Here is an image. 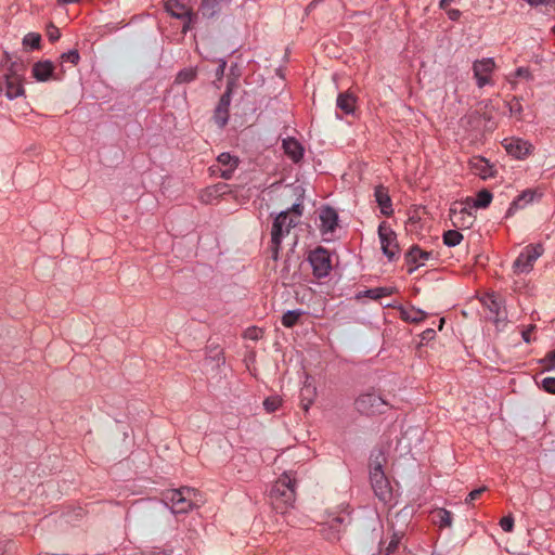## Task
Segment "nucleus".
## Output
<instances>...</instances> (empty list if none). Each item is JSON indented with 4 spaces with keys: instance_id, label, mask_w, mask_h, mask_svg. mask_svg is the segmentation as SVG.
Masks as SVG:
<instances>
[{
    "instance_id": "nucleus-1",
    "label": "nucleus",
    "mask_w": 555,
    "mask_h": 555,
    "mask_svg": "<svg viewBox=\"0 0 555 555\" xmlns=\"http://www.w3.org/2000/svg\"><path fill=\"white\" fill-rule=\"evenodd\" d=\"M301 206L294 205L291 209L280 212L273 220L269 249L274 260L279 258L282 241L299 222Z\"/></svg>"
},
{
    "instance_id": "nucleus-2",
    "label": "nucleus",
    "mask_w": 555,
    "mask_h": 555,
    "mask_svg": "<svg viewBox=\"0 0 555 555\" xmlns=\"http://www.w3.org/2000/svg\"><path fill=\"white\" fill-rule=\"evenodd\" d=\"M163 502L172 514H183L199 507L204 503L203 495L194 488L181 487L164 492Z\"/></svg>"
},
{
    "instance_id": "nucleus-3",
    "label": "nucleus",
    "mask_w": 555,
    "mask_h": 555,
    "mask_svg": "<svg viewBox=\"0 0 555 555\" xmlns=\"http://www.w3.org/2000/svg\"><path fill=\"white\" fill-rule=\"evenodd\" d=\"M270 499L273 508L284 514L296 500V479L292 473H284L272 486Z\"/></svg>"
},
{
    "instance_id": "nucleus-4",
    "label": "nucleus",
    "mask_w": 555,
    "mask_h": 555,
    "mask_svg": "<svg viewBox=\"0 0 555 555\" xmlns=\"http://www.w3.org/2000/svg\"><path fill=\"white\" fill-rule=\"evenodd\" d=\"M382 461L376 460L371 465L370 479L375 495L384 503L392 500V488L382 468Z\"/></svg>"
},
{
    "instance_id": "nucleus-5",
    "label": "nucleus",
    "mask_w": 555,
    "mask_h": 555,
    "mask_svg": "<svg viewBox=\"0 0 555 555\" xmlns=\"http://www.w3.org/2000/svg\"><path fill=\"white\" fill-rule=\"evenodd\" d=\"M359 413L365 415L383 414L389 409V403L375 391L361 393L354 401Z\"/></svg>"
},
{
    "instance_id": "nucleus-6",
    "label": "nucleus",
    "mask_w": 555,
    "mask_h": 555,
    "mask_svg": "<svg viewBox=\"0 0 555 555\" xmlns=\"http://www.w3.org/2000/svg\"><path fill=\"white\" fill-rule=\"evenodd\" d=\"M543 250L541 244L526 246L514 261V272L517 274L530 272L537 259L543 254Z\"/></svg>"
},
{
    "instance_id": "nucleus-7",
    "label": "nucleus",
    "mask_w": 555,
    "mask_h": 555,
    "mask_svg": "<svg viewBox=\"0 0 555 555\" xmlns=\"http://www.w3.org/2000/svg\"><path fill=\"white\" fill-rule=\"evenodd\" d=\"M378 236L384 255L387 256L389 260L395 259L400 249L397 242V235L387 222L383 221L379 224Z\"/></svg>"
},
{
    "instance_id": "nucleus-8",
    "label": "nucleus",
    "mask_w": 555,
    "mask_h": 555,
    "mask_svg": "<svg viewBox=\"0 0 555 555\" xmlns=\"http://www.w3.org/2000/svg\"><path fill=\"white\" fill-rule=\"evenodd\" d=\"M308 260L312 267L313 275L318 279L328 275L332 269L331 256L323 247H318L309 254Z\"/></svg>"
},
{
    "instance_id": "nucleus-9",
    "label": "nucleus",
    "mask_w": 555,
    "mask_h": 555,
    "mask_svg": "<svg viewBox=\"0 0 555 555\" xmlns=\"http://www.w3.org/2000/svg\"><path fill=\"white\" fill-rule=\"evenodd\" d=\"M240 164V159L230 153H221L217 157V163L209 167L211 175H219L224 180L232 178Z\"/></svg>"
},
{
    "instance_id": "nucleus-10",
    "label": "nucleus",
    "mask_w": 555,
    "mask_h": 555,
    "mask_svg": "<svg viewBox=\"0 0 555 555\" xmlns=\"http://www.w3.org/2000/svg\"><path fill=\"white\" fill-rule=\"evenodd\" d=\"M495 68L494 60L491 57L477 60L473 64L474 77L477 80V86L483 88L486 85H490L491 74Z\"/></svg>"
},
{
    "instance_id": "nucleus-11",
    "label": "nucleus",
    "mask_w": 555,
    "mask_h": 555,
    "mask_svg": "<svg viewBox=\"0 0 555 555\" xmlns=\"http://www.w3.org/2000/svg\"><path fill=\"white\" fill-rule=\"evenodd\" d=\"M0 91H3L10 100L23 95L25 90L21 76L16 73L5 74L0 80Z\"/></svg>"
},
{
    "instance_id": "nucleus-12",
    "label": "nucleus",
    "mask_w": 555,
    "mask_h": 555,
    "mask_svg": "<svg viewBox=\"0 0 555 555\" xmlns=\"http://www.w3.org/2000/svg\"><path fill=\"white\" fill-rule=\"evenodd\" d=\"M503 146L509 155L518 159L527 157L533 150L531 143L518 138L505 139L503 141Z\"/></svg>"
},
{
    "instance_id": "nucleus-13",
    "label": "nucleus",
    "mask_w": 555,
    "mask_h": 555,
    "mask_svg": "<svg viewBox=\"0 0 555 555\" xmlns=\"http://www.w3.org/2000/svg\"><path fill=\"white\" fill-rule=\"evenodd\" d=\"M321 232L323 235L333 234L338 227L337 211L332 207H323L320 209Z\"/></svg>"
},
{
    "instance_id": "nucleus-14",
    "label": "nucleus",
    "mask_w": 555,
    "mask_h": 555,
    "mask_svg": "<svg viewBox=\"0 0 555 555\" xmlns=\"http://www.w3.org/2000/svg\"><path fill=\"white\" fill-rule=\"evenodd\" d=\"M231 103V88L228 86L227 91L221 95L219 103L215 109V121L219 127L225 126L229 119V106Z\"/></svg>"
},
{
    "instance_id": "nucleus-15",
    "label": "nucleus",
    "mask_w": 555,
    "mask_h": 555,
    "mask_svg": "<svg viewBox=\"0 0 555 555\" xmlns=\"http://www.w3.org/2000/svg\"><path fill=\"white\" fill-rule=\"evenodd\" d=\"M470 169L483 180L492 178L495 173L493 166L486 158L479 156L470 160Z\"/></svg>"
},
{
    "instance_id": "nucleus-16",
    "label": "nucleus",
    "mask_w": 555,
    "mask_h": 555,
    "mask_svg": "<svg viewBox=\"0 0 555 555\" xmlns=\"http://www.w3.org/2000/svg\"><path fill=\"white\" fill-rule=\"evenodd\" d=\"M375 201L378 204L380 208V212L387 217L391 216L393 212L391 199L388 194V190L383 186L378 185L375 188L374 191Z\"/></svg>"
},
{
    "instance_id": "nucleus-17",
    "label": "nucleus",
    "mask_w": 555,
    "mask_h": 555,
    "mask_svg": "<svg viewBox=\"0 0 555 555\" xmlns=\"http://www.w3.org/2000/svg\"><path fill=\"white\" fill-rule=\"evenodd\" d=\"M164 7L171 16L181 20L188 18V22L191 21V9L184 3L178 0H166Z\"/></svg>"
},
{
    "instance_id": "nucleus-18",
    "label": "nucleus",
    "mask_w": 555,
    "mask_h": 555,
    "mask_svg": "<svg viewBox=\"0 0 555 555\" xmlns=\"http://www.w3.org/2000/svg\"><path fill=\"white\" fill-rule=\"evenodd\" d=\"M229 185L225 183H218L206 188L201 192L199 198L205 204H211L215 199L228 192Z\"/></svg>"
},
{
    "instance_id": "nucleus-19",
    "label": "nucleus",
    "mask_w": 555,
    "mask_h": 555,
    "mask_svg": "<svg viewBox=\"0 0 555 555\" xmlns=\"http://www.w3.org/2000/svg\"><path fill=\"white\" fill-rule=\"evenodd\" d=\"M33 76L38 81H47L53 76L54 65L50 61H40L33 66Z\"/></svg>"
},
{
    "instance_id": "nucleus-20",
    "label": "nucleus",
    "mask_w": 555,
    "mask_h": 555,
    "mask_svg": "<svg viewBox=\"0 0 555 555\" xmlns=\"http://www.w3.org/2000/svg\"><path fill=\"white\" fill-rule=\"evenodd\" d=\"M283 149L285 154L295 163H298L304 156V147L294 138L283 140Z\"/></svg>"
},
{
    "instance_id": "nucleus-21",
    "label": "nucleus",
    "mask_w": 555,
    "mask_h": 555,
    "mask_svg": "<svg viewBox=\"0 0 555 555\" xmlns=\"http://www.w3.org/2000/svg\"><path fill=\"white\" fill-rule=\"evenodd\" d=\"M430 253L421 249L418 246H413L406 254L408 263H414V268H410L409 272L412 273L417 267L423 266L430 257Z\"/></svg>"
},
{
    "instance_id": "nucleus-22",
    "label": "nucleus",
    "mask_w": 555,
    "mask_h": 555,
    "mask_svg": "<svg viewBox=\"0 0 555 555\" xmlns=\"http://www.w3.org/2000/svg\"><path fill=\"white\" fill-rule=\"evenodd\" d=\"M431 521L439 528H449L452 525V514L444 508H437L430 514Z\"/></svg>"
},
{
    "instance_id": "nucleus-23",
    "label": "nucleus",
    "mask_w": 555,
    "mask_h": 555,
    "mask_svg": "<svg viewBox=\"0 0 555 555\" xmlns=\"http://www.w3.org/2000/svg\"><path fill=\"white\" fill-rule=\"evenodd\" d=\"M337 107L345 114H351L356 107V96L350 92H341L337 96Z\"/></svg>"
},
{
    "instance_id": "nucleus-24",
    "label": "nucleus",
    "mask_w": 555,
    "mask_h": 555,
    "mask_svg": "<svg viewBox=\"0 0 555 555\" xmlns=\"http://www.w3.org/2000/svg\"><path fill=\"white\" fill-rule=\"evenodd\" d=\"M481 302L496 318H499L501 315L502 301L496 294H494V293L486 294L482 297Z\"/></svg>"
},
{
    "instance_id": "nucleus-25",
    "label": "nucleus",
    "mask_w": 555,
    "mask_h": 555,
    "mask_svg": "<svg viewBox=\"0 0 555 555\" xmlns=\"http://www.w3.org/2000/svg\"><path fill=\"white\" fill-rule=\"evenodd\" d=\"M535 193L531 190L524 191L511 204L507 210V215H512L514 210L524 208L527 204L531 203L534 198Z\"/></svg>"
},
{
    "instance_id": "nucleus-26",
    "label": "nucleus",
    "mask_w": 555,
    "mask_h": 555,
    "mask_svg": "<svg viewBox=\"0 0 555 555\" xmlns=\"http://www.w3.org/2000/svg\"><path fill=\"white\" fill-rule=\"evenodd\" d=\"M426 317H427L426 312H424L421 309L413 308V307L410 309L402 308L400 310V318L406 322L418 323V322L423 321Z\"/></svg>"
},
{
    "instance_id": "nucleus-27",
    "label": "nucleus",
    "mask_w": 555,
    "mask_h": 555,
    "mask_svg": "<svg viewBox=\"0 0 555 555\" xmlns=\"http://www.w3.org/2000/svg\"><path fill=\"white\" fill-rule=\"evenodd\" d=\"M224 0H201L199 10L205 16H214L221 8Z\"/></svg>"
},
{
    "instance_id": "nucleus-28",
    "label": "nucleus",
    "mask_w": 555,
    "mask_h": 555,
    "mask_svg": "<svg viewBox=\"0 0 555 555\" xmlns=\"http://www.w3.org/2000/svg\"><path fill=\"white\" fill-rule=\"evenodd\" d=\"M450 217L454 225L461 223L462 225L472 223V216L467 212L466 208H461L460 211L456 208L450 209Z\"/></svg>"
},
{
    "instance_id": "nucleus-29",
    "label": "nucleus",
    "mask_w": 555,
    "mask_h": 555,
    "mask_svg": "<svg viewBox=\"0 0 555 555\" xmlns=\"http://www.w3.org/2000/svg\"><path fill=\"white\" fill-rule=\"evenodd\" d=\"M197 77V69L196 67H188L181 69L177 76H176V83H189L193 80H195Z\"/></svg>"
},
{
    "instance_id": "nucleus-30",
    "label": "nucleus",
    "mask_w": 555,
    "mask_h": 555,
    "mask_svg": "<svg viewBox=\"0 0 555 555\" xmlns=\"http://www.w3.org/2000/svg\"><path fill=\"white\" fill-rule=\"evenodd\" d=\"M300 397H301L302 406L307 411L314 400L315 388L306 384L301 388Z\"/></svg>"
},
{
    "instance_id": "nucleus-31",
    "label": "nucleus",
    "mask_w": 555,
    "mask_h": 555,
    "mask_svg": "<svg viewBox=\"0 0 555 555\" xmlns=\"http://www.w3.org/2000/svg\"><path fill=\"white\" fill-rule=\"evenodd\" d=\"M304 314L301 310H288L282 317V324L285 327H293Z\"/></svg>"
},
{
    "instance_id": "nucleus-32",
    "label": "nucleus",
    "mask_w": 555,
    "mask_h": 555,
    "mask_svg": "<svg viewBox=\"0 0 555 555\" xmlns=\"http://www.w3.org/2000/svg\"><path fill=\"white\" fill-rule=\"evenodd\" d=\"M395 287H376L365 292V295L371 299H379L382 297L390 296L395 293Z\"/></svg>"
},
{
    "instance_id": "nucleus-33",
    "label": "nucleus",
    "mask_w": 555,
    "mask_h": 555,
    "mask_svg": "<svg viewBox=\"0 0 555 555\" xmlns=\"http://www.w3.org/2000/svg\"><path fill=\"white\" fill-rule=\"evenodd\" d=\"M462 240L463 235L456 230H449L443 234V243L450 247L459 245Z\"/></svg>"
},
{
    "instance_id": "nucleus-34",
    "label": "nucleus",
    "mask_w": 555,
    "mask_h": 555,
    "mask_svg": "<svg viewBox=\"0 0 555 555\" xmlns=\"http://www.w3.org/2000/svg\"><path fill=\"white\" fill-rule=\"evenodd\" d=\"M491 201H492V194L487 190H482L477 194V197L475 201V207L486 208L487 206H489Z\"/></svg>"
},
{
    "instance_id": "nucleus-35",
    "label": "nucleus",
    "mask_w": 555,
    "mask_h": 555,
    "mask_svg": "<svg viewBox=\"0 0 555 555\" xmlns=\"http://www.w3.org/2000/svg\"><path fill=\"white\" fill-rule=\"evenodd\" d=\"M41 36L37 33H29L23 39V44L36 50L40 48Z\"/></svg>"
},
{
    "instance_id": "nucleus-36",
    "label": "nucleus",
    "mask_w": 555,
    "mask_h": 555,
    "mask_svg": "<svg viewBox=\"0 0 555 555\" xmlns=\"http://www.w3.org/2000/svg\"><path fill=\"white\" fill-rule=\"evenodd\" d=\"M282 400L279 396L268 397L263 401V406L267 412L272 413L275 412L281 406Z\"/></svg>"
},
{
    "instance_id": "nucleus-37",
    "label": "nucleus",
    "mask_w": 555,
    "mask_h": 555,
    "mask_svg": "<svg viewBox=\"0 0 555 555\" xmlns=\"http://www.w3.org/2000/svg\"><path fill=\"white\" fill-rule=\"evenodd\" d=\"M516 78H524L526 80H531L532 79V75H531V73H530L528 67H519V68L516 69L514 76H509L508 81L512 85H515L516 83Z\"/></svg>"
},
{
    "instance_id": "nucleus-38",
    "label": "nucleus",
    "mask_w": 555,
    "mask_h": 555,
    "mask_svg": "<svg viewBox=\"0 0 555 555\" xmlns=\"http://www.w3.org/2000/svg\"><path fill=\"white\" fill-rule=\"evenodd\" d=\"M399 540V537L395 534L385 548H379V555H392L398 550Z\"/></svg>"
},
{
    "instance_id": "nucleus-39",
    "label": "nucleus",
    "mask_w": 555,
    "mask_h": 555,
    "mask_svg": "<svg viewBox=\"0 0 555 555\" xmlns=\"http://www.w3.org/2000/svg\"><path fill=\"white\" fill-rule=\"evenodd\" d=\"M262 330L258 327H248L244 333V337L250 340H258L262 337Z\"/></svg>"
},
{
    "instance_id": "nucleus-40",
    "label": "nucleus",
    "mask_w": 555,
    "mask_h": 555,
    "mask_svg": "<svg viewBox=\"0 0 555 555\" xmlns=\"http://www.w3.org/2000/svg\"><path fill=\"white\" fill-rule=\"evenodd\" d=\"M61 59L63 62H69V63L76 65L79 62L80 56H79V53L77 50H72L66 53H63L61 55Z\"/></svg>"
},
{
    "instance_id": "nucleus-41",
    "label": "nucleus",
    "mask_w": 555,
    "mask_h": 555,
    "mask_svg": "<svg viewBox=\"0 0 555 555\" xmlns=\"http://www.w3.org/2000/svg\"><path fill=\"white\" fill-rule=\"evenodd\" d=\"M541 387L548 393L555 395V377H545L541 380Z\"/></svg>"
},
{
    "instance_id": "nucleus-42",
    "label": "nucleus",
    "mask_w": 555,
    "mask_h": 555,
    "mask_svg": "<svg viewBox=\"0 0 555 555\" xmlns=\"http://www.w3.org/2000/svg\"><path fill=\"white\" fill-rule=\"evenodd\" d=\"M500 526L503 531L512 532L514 529V518L512 515L505 516L500 520Z\"/></svg>"
},
{
    "instance_id": "nucleus-43",
    "label": "nucleus",
    "mask_w": 555,
    "mask_h": 555,
    "mask_svg": "<svg viewBox=\"0 0 555 555\" xmlns=\"http://www.w3.org/2000/svg\"><path fill=\"white\" fill-rule=\"evenodd\" d=\"M544 369L551 370L555 365V350H552L546 353V356L541 360Z\"/></svg>"
},
{
    "instance_id": "nucleus-44",
    "label": "nucleus",
    "mask_w": 555,
    "mask_h": 555,
    "mask_svg": "<svg viewBox=\"0 0 555 555\" xmlns=\"http://www.w3.org/2000/svg\"><path fill=\"white\" fill-rule=\"evenodd\" d=\"M485 491H487V487H480L478 489L470 491L465 502L467 504H472L474 501L478 500Z\"/></svg>"
},
{
    "instance_id": "nucleus-45",
    "label": "nucleus",
    "mask_w": 555,
    "mask_h": 555,
    "mask_svg": "<svg viewBox=\"0 0 555 555\" xmlns=\"http://www.w3.org/2000/svg\"><path fill=\"white\" fill-rule=\"evenodd\" d=\"M47 36L50 41L54 42L60 38L61 34L57 27L50 25L47 30Z\"/></svg>"
},
{
    "instance_id": "nucleus-46",
    "label": "nucleus",
    "mask_w": 555,
    "mask_h": 555,
    "mask_svg": "<svg viewBox=\"0 0 555 555\" xmlns=\"http://www.w3.org/2000/svg\"><path fill=\"white\" fill-rule=\"evenodd\" d=\"M522 111V106L518 100H514L509 104V112L512 115L519 116Z\"/></svg>"
},
{
    "instance_id": "nucleus-47",
    "label": "nucleus",
    "mask_w": 555,
    "mask_h": 555,
    "mask_svg": "<svg viewBox=\"0 0 555 555\" xmlns=\"http://www.w3.org/2000/svg\"><path fill=\"white\" fill-rule=\"evenodd\" d=\"M535 328L537 326L534 324H531L521 332V336L526 343L531 341V334L534 332Z\"/></svg>"
},
{
    "instance_id": "nucleus-48",
    "label": "nucleus",
    "mask_w": 555,
    "mask_h": 555,
    "mask_svg": "<svg viewBox=\"0 0 555 555\" xmlns=\"http://www.w3.org/2000/svg\"><path fill=\"white\" fill-rule=\"evenodd\" d=\"M225 66H227V63L225 61H220L217 69H216V78L218 80H221L222 77H223V74H224V69H225Z\"/></svg>"
},
{
    "instance_id": "nucleus-49",
    "label": "nucleus",
    "mask_w": 555,
    "mask_h": 555,
    "mask_svg": "<svg viewBox=\"0 0 555 555\" xmlns=\"http://www.w3.org/2000/svg\"><path fill=\"white\" fill-rule=\"evenodd\" d=\"M436 335L433 328H427L421 334L422 340H431Z\"/></svg>"
},
{
    "instance_id": "nucleus-50",
    "label": "nucleus",
    "mask_w": 555,
    "mask_h": 555,
    "mask_svg": "<svg viewBox=\"0 0 555 555\" xmlns=\"http://www.w3.org/2000/svg\"><path fill=\"white\" fill-rule=\"evenodd\" d=\"M447 14L451 21H457L461 17V11L457 9H450Z\"/></svg>"
},
{
    "instance_id": "nucleus-51",
    "label": "nucleus",
    "mask_w": 555,
    "mask_h": 555,
    "mask_svg": "<svg viewBox=\"0 0 555 555\" xmlns=\"http://www.w3.org/2000/svg\"><path fill=\"white\" fill-rule=\"evenodd\" d=\"M454 0H441L440 8L447 9Z\"/></svg>"
},
{
    "instance_id": "nucleus-52",
    "label": "nucleus",
    "mask_w": 555,
    "mask_h": 555,
    "mask_svg": "<svg viewBox=\"0 0 555 555\" xmlns=\"http://www.w3.org/2000/svg\"><path fill=\"white\" fill-rule=\"evenodd\" d=\"M443 323H444V319H440V320H439V330H441V328H442Z\"/></svg>"
},
{
    "instance_id": "nucleus-53",
    "label": "nucleus",
    "mask_w": 555,
    "mask_h": 555,
    "mask_svg": "<svg viewBox=\"0 0 555 555\" xmlns=\"http://www.w3.org/2000/svg\"><path fill=\"white\" fill-rule=\"evenodd\" d=\"M553 33L555 34V26L552 28Z\"/></svg>"
}]
</instances>
